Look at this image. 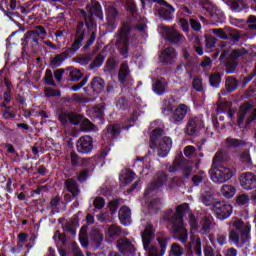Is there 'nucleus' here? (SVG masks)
Masks as SVG:
<instances>
[{
  "label": "nucleus",
  "mask_w": 256,
  "mask_h": 256,
  "mask_svg": "<svg viewBox=\"0 0 256 256\" xmlns=\"http://www.w3.org/2000/svg\"><path fill=\"white\" fill-rule=\"evenodd\" d=\"M194 89H196V91H203V82L201 81L200 78H195L193 80V83H192Z\"/></svg>",
  "instance_id": "obj_59"
},
{
  "label": "nucleus",
  "mask_w": 256,
  "mask_h": 256,
  "mask_svg": "<svg viewBox=\"0 0 256 256\" xmlns=\"http://www.w3.org/2000/svg\"><path fill=\"white\" fill-rule=\"evenodd\" d=\"M200 201L206 206L213 205L215 203V198L211 195V192H202L200 196Z\"/></svg>",
  "instance_id": "obj_36"
},
{
  "label": "nucleus",
  "mask_w": 256,
  "mask_h": 256,
  "mask_svg": "<svg viewBox=\"0 0 256 256\" xmlns=\"http://www.w3.org/2000/svg\"><path fill=\"white\" fill-rule=\"evenodd\" d=\"M191 41L194 45L196 53H198L199 55H203V48L201 47V38L194 36L192 37Z\"/></svg>",
  "instance_id": "obj_39"
},
{
  "label": "nucleus",
  "mask_w": 256,
  "mask_h": 256,
  "mask_svg": "<svg viewBox=\"0 0 256 256\" xmlns=\"http://www.w3.org/2000/svg\"><path fill=\"white\" fill-rule=\"evenodd\" d=\"M240 185L243 189L251 190L256 187V175L252 172H244L239 177Z\"/></svg>",
  "instance_id": "obj_14"
},
{
  "label": "nucleus",
  "mask_w": 256,
  "mask_h": 256,
  "mask_svg": "<svg viewBox=\"0 0 256 256\" xmlns=\"http://www.w3.org/2000/svg\"><path fill=\"white\" fill-rule=\"evenodd\" d=\"M83 39H85V24L80 23L76 28V37L74 43L70 48L67 49V55H75L76 51L81 49V43H83Z\"/></svg>",
  "instance_id": "obj_7"
},
{
  "label": "nucleus",
  "mask_w": 256,
  "mask_h": 256,
  "mask_svg": "<svg viewBox=\"0 0 256 256\" xmlns=\"http://www.w3.org/2000/svg\"><path fill=\"white\" fill-rule=\"evenodd\" d=\"M248 51L245 48H237L233 50L230 54L231 59H239V57H245Z\"/></svg>",
  "instance_id": "obj_38"
},
{
  "label": "nucleus",
  "mask_w": 256,
  "mask_h": 256,
  "mask_svg": "<svg viewBox=\"0 0 256 256\" xmlns=\"http://www.w3.org/2000/svg\"><path fill=\"white\" fill-rule=\"evenodd\" d=\"M107 133L110 137H117V135L121 133V127H119V125H110L107 128Z\"/></svg>",
  "instance_id": "obj_40"
},
{
  "label": "nucleus",
  "mask_w": 256,
  "mask_h": 256,
  "mask_svg": "<svg viewBox=\"0 0 256 256\" xmlns=\"http://www.w3.org/2000/svg\"><path fill=\"white\" fill-rule=\"evenodd\" d=\"M95 209H103L105 207V199L103 197H96L93 201Z\"/></svg>",
  "instance_id": "obj_46"
},
{
  "label": "nucleus",
  "mask_w": 256,
  "mask_h": 256,
  "mask_svg": "<svg viewBox=\"0 0 256 256\" xmlns=\"http://www.w3.org/2000/svg\"><path fill=\"white\" fill-rule=\"evenodd\" d=\"M81 13L86 21L87 29L91 33L90 39L87 41L85 45V48H87L90 47V45H93V43H95V39L97 37V24H95V21H93L92 17L87 16V13L84 10H81Z\"/></svg>",
  "instance_id": "obj_12"
},
{
  "label": "nucleus",
  "mask_w": 256,
  "mask_h": 256,
  "mask_svg": "<svg viewBox=\"0 0 256 256\" xmlns=\"http://www.w3.org/2000/svg\"><path fill=\"white\" fill-rule=\"evenodd\" d=\"M90 241L95 247H101V243H103V234H101L99 230H93L90 234Z\"/></svg>",
  "instance_id": "obj_27"
},
{
  "label": "nucleus",
  "mask_w": 256,
  "mask_h": 256,
  "mask_svg": "<svg viewBox=\"0 0 256 256\" xmlns=\"http://www.w3.org/2000/svg\"><path fill=\"white\" fill-rule=\"evenodd\" d=\"M82 127L84 131H93V123H91V121L89 120H82Z\"/></svg>",
  "instance_id": "obj_60"
},
{
  "label": "nucleus",
  "mask_w": 256,
  "mask_h": 256,
  "mask_svg": "<svg viewBox=\"0 0 256 256\" xmlns=\"http://www.w3.org/2000/svg\"><path fill=\"white\" fill-rule=\"evenodd\" d=\"M226 143H227L228 147H240V145L243 144L242 141H240L238 139H233V138H228L226 140Z\"/></svg>",
  "instance_id": "obj_55"
},
{
  "label": "nucleus",
  "mask_w": 256,
  "mask_h": 256,
  "mask_svg": "<svg viewBox=\"0 0 256 256\" xmlns=\"http://www.w3.org/2000/svg\"><path fill=\"white\" fill-rule=\"evenodd\" d=\"M81 77H83V73L81 72V70L76 69L70 72L71 81H79Z\"/></svg>",
  "instance_id": "obj_54"
},
{
  "label": "nucleus",
  "mask_w": 256,
  "mask_h": 256,
  "mask_svg": "<svg viewBox=\"0 0 256 256\" xmlns=\"http://www.w3.org/2000/svg\"><path fill=\"white\" fill-rule=\"evenodd\" d=\"M44 93L46 97H59L61 92L59 90H53L52 88H45Z\"/></svg>",
  "instance_id": "obj_51"
},
{
  "label": "nucleus",
  "mask_w": 256,
  "mask_h": 256,
  "mask_svg": "<svg viewBox=\"0 0 256 256\" xmlns=\"http://www.w3.org/2000/svg\"><path fill=\"white\" fill-rule=\"evenodd\" d=\"M252 109L251 104H243L240 107V112L238 114V125L241 126V124L245 121V115L249 113V110Z\"/></svg>",
  "instance_id": "obj_29"
},
{
  "label": "nucleus",
  "mask_w": 256,
  "mask_h": 256,
  "mask_svg": "<svg viewBox=\"0 0 256 256\" xmlns=\"http://www.w3.org/2000/svg\"><path fill=\"white\" fill-rule=\"evenodd\" d=\"M166 182H167V175H165V173L163 172L158 173L157 180L146 189L145 191L146 197L151 195L152 193H155V191L163 187V185H165Z\"/></svg>",
  "instance_id": "obj_15"
},
{
  "label": "nucleus",
  "mask_w": 256,
  "mask_h": 256,
  "mask_svg": "<svg viewBox=\"0 0 256 256\" xmlns=\"http://www.w3.org/2000/svg\"><path fill=\"white\" fill-rule=\"evenodd\" d=\"M78 153L87 154L93 151V138L91 136H82L76 143Z\"/></svg>",
  "instance_id": "obj_13"
},
{
  "label": "nucleus",
  "mask_w": 256,
  "mask_h": 256,
  "mask_svg": "<svg viewBox=\"0 0 256 256\" xmlns=\"http://www.w3.org/2000/svg\"><path fill=\"white\" fill-rule=\"evenodd\" d=\"M118 207H119V200H113L109 203V209L111 211V215H115L117 213Z\"/></svg>",
  "instance_id": "obj_57"
},
{
  "label": "nucleus",
  "mask_w": 256,
  "mask_h": 256,
  "mask_svg": "<svg viewBox=\"0 0 256 256\" xmlns=\"http://www.w3.org/2000/svg\"><path fill=\"white\" fill-rule=\"evenodd\" d=\"M217 43V39L213 36H206L207 49H213Z\"/></svg>",
  "instance_id": "obj_53"
},
{
  "label": "nucleus",
  "mask_w": 256,
  "mask_h": 256,
  "mask_svg": "<svg viewBox=\"0 0 256 256\" xmlns=\"http://www.w3.org/2000/svg\"><path fill=\"white\" fill-rule=\"evenodd\" d=\"M153 91L157 95H163V93L167 91V80L164 78L156 80V82L153 84Z\"/></svg>",
  "instance_id": "obj_25"
},
{
  "label": "nucleus",
  "mask_w": 256,
  "mask_h": 256,
  "mask_svg": "<svg viewBox=\"0 0 256 256\" xmlns=\"http://www.w3.org/2000/svg\"><path fill=\"white\" fill-rule=\"evenodd\" d=\"M47 35L45 28L43 26L36 27L35 30L28 31L24 35V41L27 45H32V47H37L39 45V39H43Z\"/></svg>",
  "instance_id": "obj_6"
},
{
  "label": "nucleus",
  "mask_w": 256,
  "mask_h": 256,
  "mask_svg": "<svg viewBox=\"0 0 256 256\" xmlns=\"http://www.w3.org/2000/svg\"><path fill=\"white\" fill-rule=\"evenodd\" d=\"M190 25L194 31H201V23L197 22V20L191 19Z\"/></svg>",
  "instance_id": "obj_63"
},
{
  "label": "nucleus",
  "mask_w": 256,
  "mask_h": 256,
  "mask_svg": "<svg viewBox=\"0 0 256 256\" xmlns=\"http://www.w3.org/2000/svg\"><path fill=\"white\" fill-rule=\"evenodd\" d=\"M210 33H213V35H216V37H219V39H227V34L221 28L212 29L210 30Z\"/></svg>",
  "instance_id": "obj_52"
},
{
  "label": "nucleus",
  "mask_w": 256,
  "mask_h": 256,
  "mask_svg": "<svg viewBox=\"0 0 256 256\" xmlns=\"http://www.w3.org/2000/svg\"><path fill=\"white\" fill-rule=\"evenodd\" d=\"M227 2L230 5V9L236 13L245 9V4L241 0H227Z\"/></svg>",
  "instance_id": "obj_35"
},
{
  "label": "nucleus",
  "mask_w": 256,
  "mask_h": 256,
  "mask_svg": "<svg viewBox=\"0 0 256 256\" xmlns=\"http://www.w3.org/2000/svg\"><path fill=\"white\" fill-rule=\"evenodd\" d=\"M103 61H105V57L98 55L92 63L91 69H95V67H101L103 65Z\"/></svg>",
  "instance_id": "obj_56"
},
{
  "label": "nucleus",
  "mask_w": 256,
  "mask_h": 256,
  "mask_svg": "<svg viewBox=\"0 0 256 256\" xmlns=\"http://www.w3.org/2000/svg\"><path fill=\"white\" fill-rule=\"evenodd\" d=\"M212 217H205L202 221V229L205 233H209V229L211 227Z\"/></svg>",
  "instance_id": "obj_45"
},
{
  "label": "nucleus",
  "mask_w": 256,
  "mask_h": 256,
  "mask_svg": "<svg viewBox=\"0 0 256 256\" xmlns=\"http://www.w3.org/2000/svg\"><path fill=\"white\" fill-rule=\"evenodd\" d=\"M133 179H135V174L131 172V170L126 169L120 175V181L122 185H129Z\"/></svg>",
  "instance_id": "obj_28"
},
{
  "label": "nucleus",
  "mask_w": 256,
  "mask_h": 256,
  "mask_svg": "<svg viewBox=\"0 0 256 256\" xmlns=\"http://www.w3.org/2000/svg\"><path fill=\"white\" fill-rule=\"evenodd\" d=\"M203 116L193 117L190 118L186 125V135H197L203 129Z\"/></svg>",
  "instance_id": "obj_8"
},
{
  "label": "nucleus",
  "mask_w": 256,
  "mask_h": 256,
  "mask_svg": "<svg viewBox=\"0 0 256 256\" xmlns=\"http://www.w3.org/2000/svg\"><path fill=\"white\" fill-rule=\"evenodd\" d=\"M66 57H71L70 55H67L66 52L57 55L56 57H54L51 62L50 65L51 67H53L54 69L57 67H61V63H63L65 61Z\"/></svg>",
  "instance_id": "obj_34"
},
{
  "label": "nucleus",
  "mask_w": 256,
  "mask_h": 256,
  "mask_svg": "<svg viewBox=\"0 0 256 256\" xmlns=\"http://www.w3.org/2000/svg\"><path fill=\"white\" fill-rule=\"evenodd\" d=\"M229 241L236 247H243L251 241V225L245 224L239 219L232 221V228L229 232Z\"/></svg>",
  "instance_id": "obj_1"
},
{
  "label": "nucleus",
  "mask_w": 256,
  "mask_h": 256,
  "mask_svg": "<svg viewBox=\"0 0 256 256\" xmlns=\"http://www.w3.org/2000/svg\"><path fill=\"white\" fill-rule=\"evenodd\" d=\"M54 241H58L59 243L65 244L66 237L65 234H61L59 231H56L53 236Z\"/></svg>",
  "instance_id": "obj_58"
},
{
  "label": "nucleus",
  "mask_w": 256,
  "mask_h": 256,
  "mask_svg": "<svg viewBox=\"0 0 256 256\" xmlns=\"http://www.w3.org/2000/svg\"><path fill=\"white\" fill-rule=\"evenodd\" d=\"M127 234H128L127 232L121 230V227L115 224L110 225L107 229L108 237L115 238V237H121V235H127Z\"/></svg>",
  "instance_id": "obj_26"
},
{
  "label": "nucleus",
  "mask_w": 256,
  "mask_h": 256,
  "mask_svg": "<svg viewBox=\"0 0 256 256\" xmlns=\"http://www.w3.org/2000/svg\"><path fill=\"white\" fill-rule=\"evenodd\" d=\"M214 211L218 219H228L233 213V206L228 202H217L214 204Z\"/></svg>",
  "instance_id": "obj_10"
},
{
  "label": "nucleus",
  "mask_w": 256,
  "mask_h": 256,
  "mask_svg": "<svg viewBox=\"0 0 256 256\" xmlns=\"http://www.w3.org/2000/svg\"><path fill=\"white\" fill-rule=\"evenodd\" d=\"M153 235H155V228L151 225H147L144 232L142 233V243L144 250L147 253V256H163L165 255V251L167 249V241H169V238L161 237L157 238V241L160 245V253L159 249L155 246H150L151 241H153Z\"/></svg>",
  "instance_id": "obj_2"
},
{
  "label": "nucleus",
  "mask_w": 256,
  "mask_h": 256,
  "mask_svg": "<svg viewBox=\"0 0 256 256\" xmlns=\"http://www.w3.org/2000/svg\"><path fill=\"white\" fill-rule=\"evenodd\" d=\"M236 201L238 205H247V203L250 201V198L246 194H240L237 196Z\"/></svg>",
  "instance_id": "obj_47"
},
{
  "label": "nucleus",
  "mask_w": 256,
  "mask_h": 256,
  "mask_svg": "<svg viewBox=\"0 0 256 256\" xmlns=\"http://www.w3.org/2000/svg\"><path fill=\"white\" fill-rule=\"evenodd\" d=\"M190 249H194L196 255H201V239L197 236H191Z\"/></svg>",
  "instance_id": "obj_33"
},
{
  "label": "nucleus",
  "mask_w": 256,
  "mask_h": 256,
  "mask_svg": "<svg viewBox=\"0 0 256 256\" xmlns=\"http://www.w3.org/2000/svg\"><path fill=\"white\" fill-rule=\"evenodd\" d=\"M174 73L175 75H183V73H187V66H185V64L178 65Z\"/></svg>",
  "instance_id": "obj_61"
},
{
  "label": "nucleus",
  "mask_w": 256,
  "mask_h": 256,
  "mask_svg": "<svg viewBox=\"0 0 256 256\" xmlns=\"http://www.w3.org/2000/svg\"><path fill=\"white\" fill-rule=\"evenodd\" d=\"M198 225L195 215L190 214V233H197Z\"/></svg>",
  "instance_id": "obj_44"
},
{
  "label": "nucleus",
  "mask_w": 256,
  "mask_h": 256,
  "mask_svg": "<svg viewBox=\"0 0 256 256\" xmlns=\"http://www.w3.org/2000/svg\"><path fill=\"white\" fill-rule=\"evenodd\" d=\"M193 153H195V148L193 146H186L184 148V155L186 157H193Z\"/></svg>",
  "instance_id": "obj_62"
},
{
  "label": "nucleus",
  "mask_w": 256,
  "mask_h": 256,
  "mask_svg": "<svg viewBox=\"0 0 256 256\" xmlns=\"http://www.w3.org/2000/svg\"><path fill=\"white\" fill-rule=\"evenodd\" d=\"M189 111V106L179 104L170 116V123H173L174 125H181L183 119H185V116L189 113Z\"/></svg>",
  "instance_id": "obj_9"
},
{
  "label": "nucleus",
  "mask_w": 256,
  "mask_h": 256,
  "mask_svg": "<svg viewBox=\"0 0 256 256\" xmlns=\"http://www.w3.org/2000/svg\"><path fill=\"white\" fill-rule=\"evenodd\" d=\"M44 79L47 85H51L52 87L57 86V84H55V81L53 80V72L51 70L49 69L46 70Z\"/></svg>",
  "instance_id": "obj_42"
},
{
  "label": "nucleus",
  "mask_w": 256,
  "mask_h": 256,
  "mask_svg": "<svg viewBox=\"0 0 256 256\" xmlns=\"http://www.w3.org/2000/svg\"><path fill=\"white\" fill-rule=\"evenodd\" d=\"M209 81L212 87H219L221 85V75L218 73L212 74Z\"/></svg>",
  "instance_id": "obj_41"
},
{
  "label": "nucleus",
  "mask_w": 256,
  "mask_h": 256,
  "mask_svg": "<svg viewBox=\"0 0 256 256\" xmlns=\"http://www.w3.org/2000/svg\"><path fill=\"white\" fill-rule=\"evenodd\" d=\"M117 43L123 44V48L121 49L120 53L123 55V57H127L129 39L127 38V32L125 30H121Z\"/></svg>",
  "instance_id": "obj_24"
},
{
  "label": "nucleus",
  "mask_w": 256,
  "mask_h": 256,
  "mask_svg": "<svg viewBox=\"0 0 256 256\" xmlns=\"http://www.w3.org/2000/svg\"><path fill=\"white\" fill-rule=\"evenodd\" d=\"M59 119L62 123V125H65V123H67V121H70V123H72V125H79V123H81L83 121V116H81L80 114L77 113H62L59 115Z\"/></svg>",
  "instance_id": "obj_18"
},
{
  "label": "nucleus",
  "mask_w": 256,
  "mask_h": 256,
  "mask_svg": "<svg viewBox=\"0 0 256 256\" xmlns=\"http://www.w3.org/2000/svg\"><path fill=\"white\" fill-rule=\"evenodd\" d=\"M185 213H189V204L187 203L179 205L176 209V213L173 214L170 220L172 229L174 233L178 235V239L181 243H187V239H189L187 229L183 224V215H185Z\"/></svg>",
  "instance_id": "obj_3"
},
{
  "label": "nucleus",
  "mask_w": 256,
  "mask_h": 256,
  "mask_svg": "<svg viewBox=\"0 0 256 256\" xmlns=\"http://www.w3.org/2000/svg\"><path fill=\"white\" fill-rule=\"evenodd\" d=\"M248 23H252L249 25L250 29L256 30V16H249L248 17Z\"/></svg>",
  "instance_id": "obj_64"
},
{
  "label": "nucleus",
  "mask_w": 256,
  "mask_h": 256,
  "mask_svg": "<svg viewBox=\"0 0 256 256\" xmlns=\"http://www.w3.org/2000/svg\"><path fill=\"white\" fill-rule=\"evenodd\" d=\"M66 189L69 193L72 194L73 197H77L79 195V189L77 188V182L73 179H69L66 181Z\"/></svg>",
  "instance_id": "obj_32"
},
{
  "label": "nucleus",
  "mask_w": 256,
  "mask_h": 256,
  "mask_svg": "<svg viewBox=\"0 0 256 256\" xmlns=\"http://www.w3.org/2000/svg\"><path fill=\"white\" fill-rule=\"evenodd\" d=\"M91 87H92L93 91H95V93H101V91H103V89H105V82L103 81V79H101L99 77H95L92 80Z\"/></svg>",
  "instance_id": "obj_30"
},
{
  "label": "nucleus",
  "mask_w": 256,
  "mask_h": 256,
  "mask_svg": "<svg viewBox=\"0 0 256 256\" xmlns=\"http://www.w3.org/2000/svg\"><path fill=\"white\" fill-rule=\"evenodd\" d=\"M226 89L229 93L235 91V89H237L238 84H237V80L233 77H228L226 78Z\"/></svg>",
  "instance_id": "obj_37"
},
{
  "label": "nucleus",
  "mask_w": 256,
  "mask_h": 256,
  "mask_svg": "<svg viewBox=\"0 0 256 256\" xmlns=\"http://www.w3.org/2000/svg\"><path fill=\"white\" fill-rule=\"evenodd\" d=\"M87 9L91 17L94 15L95 17H98V19H103V11L101 10V5L97 3V1L92 0Z\"/></svg>",
  "instance_id": "obj_22"
},
{
  "label": "nucleus",
  "mask_w": 256,
  "mask_h": 256,
  "mask_svg": "<svg viewBox=\"0 0 256 256\" xmlns=\"http://www.w3.org/2000/svg\"><path fill=\"white\" fill-rule=\"evenodd\" d=\"M115 17H117V10L115 8H110L107 11V21L108 23H113L115 21Z\"/></svg>",
  "instance_id": "obj_48"
},
{
  "label": "nucleus",
  "mask_w": 256,
  "mask_h": 256,
  "mask_svg": "<svg viewBox=\"0 0 256 256\" xmlns=\"http://www.w3.org/2000/svg\"><path fill=\"white\" fill-rule=\"evenodd\" d=\"M209 174L213 183H227L235 175V169L225 165H213Z\"/></svg>",
  "instance_id": "obj_5"
},
{
  "label": "nucleus",
  "mask_w": 256,
  "mask_h": 256,
  "mask_svg": "<svg viewBox=\"0 0 256 256\" xmlns=\"http://www.w3.org/2000/svg\"><path fill=\"white\" fill-rule=\"evenodd\" d=\"M117 247L121 253H130V255L135 253V245H133V243L127 239L119 240Z\"/></svg>",
  "instance_id": "obj_19"
},
{
  "label": "nucleus",
  "mask_w": 256,
  "mask_h": 256,
  "mask_svg": "<svg viewBox=\"0 0 256 256\" xmlns=\"http://www.w3.org/2000/svg\"><path fill=\"white\" fill-rule=\"evenodd\" d=\"M241 161L242 163H245L246 167H251V165H253V161L251 160V156L249 155V152L242 153Z\"/></svg>",
  "instance_id": "obj_43"
},
{
  "label": "nucleus",
  "mask_w": 256,
  "mask_h": 256,
  "mask_svg": "<svg viewBox=\"0 0 256 256\" xmlns=\"http://www.w3.org/2000/svg\"><path fill=\"white\" fill-rule=\"evenodd\" d=\"M118 79L122 83H125L129 79V66L127 63H123L120 67V71L118 74Z\"/></svg>",
  "instance_id": "obj_31"
},
{
  "label": "nucleus",
  "mask_w": 256,
  "mask_h": 256,
  "mask_svg": "<svg viewBox=\"0 0 256 256\" xmlns=\"http://www.w3.org/2000/svg\"><path fill=\"white\" fill-rule=\"evenodd\" d=\"M119 219L122 225L125 227L131 225V209L127 206H123L119 210Z\"/></svg>",
  "instance_id": "obj_20"
},
{
  "label": "nucleus",
  "mask_w": 256,
  "mask_h": 256,
  "mask_svg": "<svg viewBox=\"0 0 256 256\" xmlns=\"http://www.w3.org/2000/svg\"><path fill=\"white\" fill-rule=\"evenodd\" d=\"M175 13V8L173 6L167 4L159 9V15L165 21H169V19H173V14Z\"/></svg>",
  "instance_id": "obj_23"
},
{
  "label": "nucleus",
  "mask_w": 256,
  "mask_h": 256,
  "mask_svg": "<svg viewBox=\"0 0 256 256\" xmlns=\"http://www.w3.org/2000/svg\"><path fill=\"white\" fill-rule=\"evenodd\" d=\"M235 193H237V189L231 184H224L220 189V195L225 199H232L235 197Z\"/></svg>",
  "instance_id": "obj_21"
},
{
  "label": "nucleus",
  "mask_w": 256,
  "mask_h": 256,
  "mask_svg": "<svg viewBox=\"0 0 256 256\" xmlns=\"http://www.w3.org/2000/svg\"><path fill=\"white\" fill-rule=\"evenodd\" d=\"M170 253L171 255H174V256H182L183 250H181V247L179 246V244H172Z\"/></svg>",
  "instance_id": "obj_50"
},
{
  "label": "nucleus",
  "mask_w": 256,
  "mask_h": 256,
  "mask_svg": "<svg viewBox=\"0 0 256 256\" xmlns=\"http://www.w3.org/2000/svg\"><path fill=\"white\" fill-rule=\"evenodd\" d=\"M160 30L164 39H167V41L171 43H183V41H185V37L180 35L174 28L162 26Z\"/></svg>",
  "instance_id": "obj_11"
},
{
  "label": "nucleus",
  "mask_w": 256,
  "mask_h": 256,
  "mask_svg": "<svg viewBox=\"0 0 256 256\" xmlns=\"http://www.w3.org/2000/svg\"><path fill=\"white\" fill-rule=\"evenodd\" d=\"M176 60L177 51H175L174 48H166L160 54V61H162V63H166V65H171L172 63H175Z\"/></svg>",
  "instance_id": "obj_17"
},
{
  "label": "nucleus",
  "mask_w": 256,
  "mask_h": 256,
  "mask_svg": "<svg viewBox=\"0 0 256 256\" xmlns=\"http://www.w3.org/2000/svg\"><path fill=\"white\" fill-rule=\"evenodd\" d=\"M202 9L206 11V13H208V15H210L212 19H219L217 23L225 19V16L223 14H220V16H217V13H219L218 9L215 8V6L208 0H203Z\"/></svg>",
  "instance_id": "obj_16"
},
{
  "label": "nucleus",
  "mask_w": 256,
  "mask_h": 256,
  "mask_svg": "<svg viewBox=\"0 0 256 256\" xmlns=\"http://www.w3.org/2000/svg\"><path fill=\"white\" fill-rule=\"evenodd\" d=\"M86 233H87V228L82 227L80 230V237H79L82 247H87L88 245L87 239L85 238Z\"/></svg>",
  "instance_id": "obj_49"
},
{
  "label": "nucleus",
  "mask_w": 256,
  "mask_h": 256,
  "mask_svg": "<svg viewBox=\"0 0 256 256\" xmlns=\"http://www.w3.org/2000/svg\"><path fill=\"white\" fill-rule=\"evenodd\" d=\"M163 135V129L156 128L153 130L150 136V147L151 149H157L158 157H167L171 147H173V140L171 137H161Z\"/></svg>",
  "instance_id": "obj_4"
}]
</instances>
